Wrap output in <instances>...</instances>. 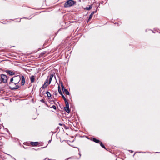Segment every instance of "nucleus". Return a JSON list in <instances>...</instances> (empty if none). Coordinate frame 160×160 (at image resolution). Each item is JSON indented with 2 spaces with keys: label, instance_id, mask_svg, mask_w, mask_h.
<instances>
[{
  "label": "nucleus",
  "instance_id": "nucleus-1",
  "mask_svg": "<svg viewBox=\"0 0 160 160\" xmlns=\"http://www.w3.org/2000/svg\"><path fill=\"white\" fill-rule=\"evenodd\" d=\"M13 81L14 82V77L11 78L10 79V81L8 84L9 88L12 90L19 88V85H16L15 87H12V84H14Z\"/></svg>",
  "mask_w": 160,
  "mask_h": 160
},
{
  "label": "nucleus",
  "instance_id": "nucleus-2",
  "mask_svg": "<svg viewBox=\"0 0 160 160\" xmlns=\"http://www.w3.org/2000/svg\"><path fill=\"white\" fill-rule=\"evenodd\" d=\"M75 3V2L73 0H68L66 2L64 5L65 8L69 7L72 6Z\"/></svg>",
  "mask_w": 160,
  "mask_h": 160
},
{
  "label": "nucleus",
  "instance_id": "nucleus-3",
  "mask_svg": "<svg viewBox=\"0 0 160 160\" xmlns=\"http://www.w3.org/2000/svg\"><path fill=\"white\" fill-rule=\"evenodd\" d=\"M0 77V83L2 82L6 83L7 82L8 78L7 76L4 74H1Z\"/></svg>",
  "mask_w": 160,
  "mask_h": 160
},
{
  "label": "nucleus",
  "instance_id": "nucleus-4",
  "mask_svg": "<svg viewBox=\"0 0 160 160\" xmlns=\"http://www.w3.org/2000/svg\"><path fill=\"white\" fill-rule=\"evenodd\" d=\"M21 79L20 76L19 75L14 76L13 83H14L15 85L18 84L20 81Z\"/></svg>",
  "mask_w": 160,
  "mask_h": 160
},
{
  "label": "nucleus",
  "instance_id": "nucleus-5",
  "mask_svg": "<svg viewBox=\"0 0 160 160\" xmlns=\"http://www.w3.org/2000/svg\"><path fill=\"white\" fill-rule=\"evenodd\" d=\"M53 76L54 75L53 74H51L47 78L49 79V82L48 84L49 85L51 83V82L52 81V80Z\"/></svg>",
  "mask_w": 160,
  "mask_h": 160
},
{
  "label": "nucleus",
  "instance_id": "nucleus-6",
  "mask_svg": "<svg viewBox=\"0 0 160 160\" xmlns=\"http://www.w3.org/2000/svg\"><path fill=\"white\" fill-rule=\"evenodd\" d=\"M35 76L34 75H32L30 77V79L31 83H33L34 82L35 79Z\"/></svg>",
  "mask_w": 160,
  "mask_h": 160
},
{
  "label": "nucleus",
  "instance_id": "nucleus-7",
  "mask_svg": "<svg viewBox=\"0 0 160 160\" xmlns=\"http://www.w3.org/2000/svg\"><path fill=\"white\" fill-rule=\"evenodd\" d=\"M22 85H23L25 83V80L24 76H22Z\"/></svg>",
  "mask_w": 160,
  "mask_h": 160
},
{
  "label": "nucleus",
  "instance_id": "nucleus-8",
  "mask_svg": "<svg viewBox=\"0 0 160 160\" xmlns=\"http://www.w3.org/2000/svg\"><path fill=\"white\" fill-rule=\"evenodd\" d=\"M31 144L32 146H37L38 144V142H31Z\"/></svg>",
  "mask_w": 160,
  "mask_h": 160
},
{
  "label": "nucleus",
  "instance_id": "nucleus-9",
  "mask_svg": "<svg viewBox=\"0 0 160 160\" xmlns=\"http://www.w3.org/2000/svg\"><path fill=\"white\" fill-rule=\"evenodd\" d=\"M48 85H49V84H48V83H47V84H45H45L44 83L42 86L40 88V91H41L43 89L46 88Z\"/></svg>",
  "mask_w": 160,
  "mask_h": 160
},
{
  "label": "nucleus",
  "instance_id": "nucleus-10",
  "mask_svg": "<svg viewBox=\"0 0 160 160\" xmlns=\"http://www.w3.org/2000/svg\"><path fill=\"white\" fill-rule=\"evenodd\" d=\"M64 109L67 112H69L70 110L69 109V106H66L64 107Z\"/></svg>",
  "mask_w": 160,
  "mask_h": 160
},
{
  "label": "nucleus",
  "instance_id": "nucleus-11",
  "mask_svg": "<svg viewBox=\"0 0 160 160\" xmlns=\"http://www.w3.org/2000/svg\"><path fill=\"white\" fill-rule=\"evenodd\" d=\"M95 12H96L93 11L91 13L89 17V18L88 19L89 21L92 18V16L93 15V14Z\"/></svg>",
  "mask_w": 160,
  "mask_h": 160
},
{
  "label": "nucleus",
  "instance_id": "nucleus-12",
  "mask_svg": "<svg viewBox=\"0 0 160 160\" xmlns=\"http://www.w3.org/2000/svg\"><path fill=\"white\" fill-rule=\"evenodd\" d=\"M93 141L97 143H99L100 142V141L99 140L95 138H93Z\"/></svg>",
  "mask_w": 160,
  "mask_h": 160
},
{
  "label": "nucleus",
  "instance_id": "nucleus-13",
  "mask_svg": "<svg viewBox=\"0 0 160 160\" xmlns=\"http://www.w3.org/2000/svg\"><path fill=\"white\" fill-rule=\"evenodd\" d=\"M7 72H8V73L10 75H13L15 74V73L13 72L10 71H7Z\"/></svg>",
  "mask_w": 160,
  "mask_h": 160
},
{
  "label": "nucleus",
  "instance_id": "nucleus-14",
  "mask_svg": "<svg viewBox=\"0 0 160 160\" xmlns=\"http://www.w3.org/2000/svg\"><path fill=\"white\" fill-rule=\"evenodd\" d=\"M63 93H65L67 95H69V93L67 89H64L63 91Z\"/></svg>",
  "mask_w": 160,
  "mask_h": 160
},
{
  "label": "nucleus",
  "instance_id": "nucleus-15",
  "mask_svg": "<svg viewBox=\"0 0 160 160\" xmlns=\"http://www.w3.org/2000/svg\"><path fill=\"white\" fill-rule=\"evenodd\" d=\"M58 92L59 93V94H60V95H62V91L61 90V89H60V87L59 86H58Z\"/></svg>",
  "mask_w": 160,
  "mask_h": 160
},
{
  "label": "nucleus",
  "instance_id": "nucleus-16",
  "mask_svg": "<svg viewBox=\"0 0 160 160\" xmlns=\"http://www.w3.org/2000/svg\"><path fill=\"white\" fill-rule=\"evenodd\" d=\"M46 93L47 94L48 97H50L51 96V94L49 92H48V91L47 92H46Z\"/></svg>",
  "mask_w": 160,
  "mask_h": 160
},
{
  "label": "nucleus",
  "instance_id": "nucleus-17",
  "mask_svg": "<svg viewBox=\"0 0 160 160\" xmlns=\"http://www.w3.org/2000/svg\"><path fill=\"white\" fill-rule=\"evenodd\" d=\"M100 146L102 147L103 148H104L106 149V147H105V146H104V145L102 144V142H101L100 143Z\"/></svg>",
  "mask_w": 160,
  "mask_h": 160
},
{
  "label": "nucleus",
  "instance_id": "nucleus-18",
  "mask_svg": "<svg viewBox=\"0 0 160 160\" xmlns=\"http://www.w3.org/2000/svg\"><path fill=\"white\" fill-rule=\"evenodd\" d=\"M91 8H92L91 6L89 5V6L88 7H86V9H87V10H90Z\"/></svg>",
  "mask_w": 160,
  "mask_h": 160
},
{
  "label": "nucleus",
  "instance_id": "nucleus-19",
  "mask_svg": "<svg viewBox=\"0 0 160 160\" xmlns=\"http://www.w3.org/2000/svg\"><path fill=\"white\" fill-rule=\"evenodd\" d=\"M65 102L66 106H69V103L67 101V100L66 101H64Z\"/></svg>",
  "mask_w": 160,
  "mask_h": 160
},
{
  "label": "nucleus",
  "instance_id": "nucleus-20",
  "mask_svg": "<svg viewBox=\"0 0 160 160\" xmlns=\"http://www.w3.org/2000/svg\"><path fill=\"white\" fill-rule=\"evenodd\" d=\"M49 80H48V78H47L46 79L45 82H44V84H45V85L46 84H47V83H48V81Z\"/></svg>",
  "mask_w": 160,
  "mask_h": 160
},
{
  "label": "nucleus",
  "instance_id": "nucleus-21",
  "mask_svg": "<svg viewBox=\"0 0 160 160\" xmlns=\"http://www.w3.org/2000/svg\"><path fill=\"white\" fill-rule=\"evenodd\" d=\"M61 95H62V96L63 98V99H64V101H66V99L65 97L63 95V94H62Z\"/></svg>",
  "mask_w": 160,
  "mask_h": 160
},
{
  "label": "nucleus",
  "instance_id": "nucleus-22",
  "mask_svg": "<svg viewBox=\"0 0 160 160\" xmlns=\"http://www.w3.org/2000/svg\"><path fill=\"white\" fill-rule=\"evenodd\" d=\"M51 108H53L55 110H56V106L55 105H53L52 107H51Z\"/></svg>",
  "mask_w": 160,
  "mask_h": 160
},
{
  "label": "nucleus",
  "instance_id": "nucleus-23",
  "mask_svg": "<svg viewBox=\"0 0 160 160\" xmlns=\"http://www.w3.org/2000/svg\"><path fill=\"white\" fill-rule=\"evenodd\" d=\"M61 87H62V90L63 91L64 90V89H65L64 87L63 86V85L62 84L61 85Z\"/></svg>",
  "mask_w": 160,
  "mask_h": 160
},
{
  "label": "nucleus",
  "instance_id": "nucleus-24",
  "mask_svg": "<svg viewBox=\"0 0 160 160\" xmlns=\"http://www.w3.org/2000/svg\"><path fill=\"white\" fill-rule=\"evenodd\" d=\"M40 101H41V102H42L43 103L45 102V101H44V99H42V100H40Z\"/></svg>",
  "mask_w": 160,
  "mask_h": 160
},
{
  "label": "nucleus",
  "instance_id": "nucleus-25",
  "mask_svg": "<svg viewBox=\"0 0 160 160\" xmlns=\"http://www.w3.org/2000/svg\"><path fill=\"white\" fill-rule=\"evenodd\" d=\"M16 85H15V84H12V87H15Z\"/></svg>",
  "mask_w": 160,
  "mask_h": 160
},
{
  "label": "nucleus",
  "instance_id": "nucleus-26",
  "mask_svg": "<svg viewBox=\"0 0 160 160\" xmlns=\"http://www.w3.org/2000/svg\"><path fill=\"white\" fill-rule=\"evenodd\" d=\"M12 158H13V159L15 160H16V159L14 158H13L11 156H10Z\"/></svg>",
  "mask_w": 160,
  "mask_h": 160
},
{
  "label": "nucleus",
  "instance_id": "nucleus-27",
  "mask_svg": "<svg viewBox=\"0 0 160 160\" xmlns=\"http://www.w3.org/2000/svg\"><path fill=\"white\" fill-rule=\"evenodd\" d=\"M12 158H13V159L15 160H16V159L14 158H13L11 156H10Z\"/></svg>",
  "mask_w": 160,
  "mask_h": 160
},
{
  "label": "nucleus",
  "instance_id": "nucleus-28",
  "mask_svg": "<svg viewBox=\"0 0 160 160\" xmlns=\"http://www.w3.org/2000/svg\"><path fill=\"white\" fill-rule=\"evenodd\" d=\"M59 125H60V126H62V124L61 123H59Z\"/></svg>",
  "mask_w": 160,
  "mask_h": 160
},
{
  "label": "nucleus",
  "instance_id": "nucleus-29",
  "mask_svg": "<svg viewBox=\"0 0 160 160\" xmlns=\"http://www.w3.org/2000/svg\"><path fill=\"white\" fill-rule=\"evenodd\" d=\"M45 158V159H47V158Z\"/></svg>",
  "mask_w": 160,
  "mask_h": 160
}]
</instances>
